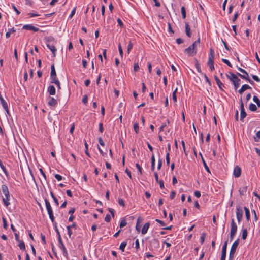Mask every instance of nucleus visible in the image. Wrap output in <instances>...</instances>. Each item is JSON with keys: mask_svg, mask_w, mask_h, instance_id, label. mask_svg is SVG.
I'll return each instance as SVG.
<instances>
[{"mask_svg": "<svg viewBox=\"0 0 260 260\" xmlns=\"http://www.w3.org/2000/svg\"><path fill=\"white\" fill-rule=\"evenodd\" d=\"M254 141L256 142H258L260 140V131L257 132L255 134V135L253 137Z\"/></svg>", "mask_w": 260, "mask_h": 260, "instance_id": "27", "label": "nucleus"}, {"mask_svg": "<svg viewBox=\"0 0 260 260\" xmlns=\"http://www.w3.org/2000/svg\"><path fill=\"white\" fill-rule=\"evenodd\" d=\"M176 192L174 191H172L170 196V198L172 200L175 198Z\"/></svg>", "mask_w": 260, "mask_h": 260, "instance_id": "63", "label": "nucleus"}, {"mask_svg": "<svg viewBox=\"0 0 260 260\" xmlns=\"http://www.w3.org/2000/svg\"><path fill=\"white\" fill-rule=\"evenodd\" d=\"M185 33L187 36L190 37L191 33L190 31V28L188 23H185Z\"/></svg>", "mask_w": 260, "mask_h": 260, "instance_id": "22", "label": "nucleus"}, {"mask_svg": "<svg viewBox=\"0 0 260 260\" xmlns=\"http://www.w3.org/2000/svg\"><path fill=\"white\" fill-rule=\"evenodd\" d=\"M2 190L3 193L4 195V196H2L3 199V202L4 203V205L8 207L10 204L9 200L10 199V193L8 189V187L6 184H3L2 185Z\"/></svg>", "mask_w": 260, "mask_h": 260, "instance_id": "1", "label": "nucleus"}, {"mask_svg": "<svg viewBox=\"0 0 260 260\" xmlns=\"http://www.w3.org/2000/svg\"><path fill=\"white\" fill-rule=\"evenodd\" d=\"M237 69L239 71H240L242 73V74H244V75H242L239 73H237V75L240 76L241 78L245 79L246 81L249 82L250 84L252 85H253L254 84V82L249 78L248 74L245 70L239 67H237Z\"/></svg>", "mask_w": 260, "mask_h": 260, "instance_id": "2", "label": "nucleus"}, {"mask_svg": "<svg viewBox=\"0 0 260 260\" xmlns=\"http://www.w3.org/2000/svg\"><path fill=\"white\" fill-rule=\"evenodd\" d=\"M242 231V238L243 239L245 240L246 239L247 236V230L246 229H243Z\"/></svg>", "mask_w": 260, "mask_h": 260, "instance_id": "32", "label": "nucleus"}, {"mask_svg": "<svg viewBox=\"0 0 260 260\" xmlns=\"http://www.w3.org/2000/svg\"><path fill=\"white\" fill-rule=\"evenodd\" d=\"M237 231V226L235 222L234 219L231 220V230H230V240L232 241L235 236Z\"/></svg>", "mask_w": 260, "mask_h": 260, "instance_id": "5", "label": "nucleus"}, {"mask_svg": "<svg viewBox=\"0 0 260 260\" xmlns=\"http://www.w3.org/2000/svg\"><path fill=\"white\" fill-rule=\"evenodd\" d=\"M12 8L13 10L16 12L17 15L20 14V12L17 9L16 6L14 4L12 5Z\"/></svg>", "mask_w": 260, "mask_h": 260, "instance_id": "60", "label": "nucleus"}, {"mask_svg": "<svg viewBox=\"0 0 260 260\" xmlns=\"http://www.w3.org/2000/svg\"><path fill=\"white\" fill-rule=\"evenodd\" d=\"M228 246V241H225L222 248V252L221 253L226 254V248Z\"/></svg>", "mask_w": 260, "mask_h": 260, "instance_id": "29", "label": "nucleus"}, {"mask_svg": "<svg viewBox=\"0 0 260 260\" xmlns=\"http://www.w3.org/2000/svg\"><path fill=\"white\" fill-rule=\"evenodd\" d=\"M141 220V219L140 217H139L138 219H137V223H136V230L137 231H140V230L139 223H140V221Z\"/></svg>", "mask_w": 260, "mask_h": 260, "instance_id": "42", "label": "nucleus"}, {"mask_svg": "<svg viewBox=\"0 0 260 260\" xmlns=\"http://www.w3.org/2000/svg\"><path fill=\"white\" fill-rule=\"evenodd\" d=\"M206 237V234L205 233H203L201 235V238H200V242L201 244H202L204 241Z\"/></svg>", "mask_w": 260, "mask_h": 260, "instance_id": "44", "label": "nucleus"}, {"mask_svg": "<svg viewBox=\"0 0 260 260\" xmlns=\"http://www.w3.org/2000/svg\"><path fill=\"white\" fill-rule=\"evenodd\" d=\"M139 69V66L138 65V63H135L134 66V70L135 72H137Z\"/></svg>", "mask_w": 260, "mask_h": 260, "instance_id": "64", "label": "nucleus"}, {"mask_svg": "<svg viewBox=\"0 0 260 260\" xmlns=\"http://www.w3.org/2000/svg\"><path fill=\"white\" fill-rule=\"evenodd\" d=\"M118 51H119L120 55L121 57L122 58L123 57V50H122V49L121 45V44L120 43L118 44Z\"/></svg>", "mask_w": 260, "mask_h": 260, "instance_id": "41", "label": "nucleus"}, {"mask_svg": "<svg viewBox=\"0 0 260 260\" xmlns=\"http://www.w3.org/2000/svg\"><path fill=\"white\" fill-rule=\"evenodd\" d=\"M127 224V222L126 221V220L124 218H122L120 221L119 226L120 228H122L126 226Z\"/></svg>", "mask_w": 260, "mask_h": 260, "instance_id": "38", "label": "nucleus"}, {"mask_svg": "<svg viewBox=\"0 0 260 260\" xmlns=\"http://www.w3.org/2000/svg\"><path fill=\"white\" fill-rule=\"evenodd\" d=\"M67 230H68V234L69 235V238H71V235H72L73 234V232L71 230V229L70 228V226H67Z\"/></svg>", "mask_w": 260, "mask_h": 260, "instance_id": "52", "label": "nucleus"}, {"mask_svg": "<svg viewBox=\"0 0 260 260\" xmlns=\"http://www.w3.org/2000/svg\"><path fill=\"white\" fill-rule=\"evenodd\" d=\"M222 42L223 43L225 49L226 50L230 51V48L228 46L227 43L224 41H223L222 39Z\"/></svg>", "mask_w": 260, "mask_h": 260, "instance_id": "54", "label": "nucleus"}, {"mask_svg": "<svg viewBox=\"0 0 260 260\" xmlns=\"http://www.w3.org/2000/svg\"><path fill=\"white\" fill-rule=\"evenodd\" d=\"M3 227L5 229L7 230L8 227V225L7 224V221H6V218H3Z\"/></svg>", "mask_w": 260, "mask_h": 260, "instance_id": "45", "label": "nucleus"}, {"mask_svg": "<svg viewBox=\"0 0 260 260\" xmlns=\"http://www.w3.org/2000/svg\"><path fill=\"white\" fill-rule=\"evenodd\" d=\"M16 31V29L14 28H12L11 29H9L8 31L6 34V37L7 38H9L10 36V35L12 33H14Z\"/></svg>", "mask_w": 260, "mask_h": 260, "instance_id": "26", "label": "nucleus"}, {"mask_svg": "<svg viewBox=\"0 0 260 260\" xmlns=\"http://www.w3.org/2000/svg\"><path fill=\"white\" fill-rule=\"evenodd\" d=\"M240 120L243 121V119L246 116L247 114L245 111L244 104L242 101V97L240 98Z\"/></svg>", "mask_w": 260, "mask_h": 260, "instance_id": "8", "label": "nucleus"}, {"mask_svg": "<svg viewBox=\"0 0 260 260\" xmlns=\"http://www.w3.org/2000/svg\"><path fill=\"white\" fill-rule=\"evenodd\" d=\"M136 167L139 171L140 174H142V168L141 166L138 163L136 164Z\"/></svg>", "mask_w": 260, "mask_h": 260, "instance_id": "47", "label": "nucleus"}, {"mask_svg": "<svg viewBox=\"0 0 260 260\" xmlns=\"http://www.w3.org/2000/svg\"><path fill=\"white\" fill-rule=\"evenodd\" d=\"M248 186L247 185H244L243 187H241L239 189V194L241 196L244 195L246 193L247 190Z\"/></svg>", "mask_w": 260, "mask_h": 260, "instance_id": "20", "label": "nucleus"}, {"mask_svg": "<svg viewBox=\"0 0 260 260\" xmlns=\"http://www.w3.org/2000/svg\"><path fill=\"white\" fill-rule=\"evenodd\" d=\"M54 176H55V178L58 181H61L62 179V177L61 175H60L59 174H55Z\"/></svg>", "mask_w": 260, "mask_h": 260, "instance_id": "55", "label": "nucleus"}, {"mask_svg": "<svg viewBox=\"0 0 260 260\" xmlns=\"http://www.w3.org/2000/svg\"><path fill=\"white\" fill-rule=\"evenodd\" d=\"M76 7H74L73 8V9L72 10V11L69 16L70 18H72L73 17V16L75 15V12H76Z\"/></svg>", "mask_w": 260, "mask_h": 260, "instance_id": "51", "label": "nucleus"}, {"mask_svg": "<svg viewBox=\"0 0 260 260\" xmlns=\"http://www.w3.org/2000/svg\"><path fill=\"white\" fill-rule=\"evenodd\" d=\"M184 52L187 53L189 56H193L196 54L197 51L196 49H193V48L191 47L190 45L188 48L184 50Z\"/></svg>", "mask_w": 260, "mask_h": 260, "instance_id": "9", "label": "nucleus"}, {"mask_svg": "<svg viewBox=\"0 0 260 260\" xmlns=\"http://www.w3.org/2000/svg\"><path fill=\"white\" fill-rule=\"evenodd\" d=\"M126 245H127V242L126 241L122 242L120 245L119 249L123 252L124 251V249H125V247L126 246Z\"/></svg>", "mask_w": 260, "mask_h": 260, "instance_id": "31", "label": "nucleus"}, {"mask_svg": "<svg viewBox=\"0 0 260 260\" xmlns=\"http://www.w3.org/2000/svg\"><path fill=\"white\" fill-rule=\"evenodd\" d=\"M243 210L241 207L239 206H236V217L238 220V223H240L242 220L243 217Z\"/></svg>", "mask_w": 260, "mask_h": 260, "instance_id": "7", "label": "nucleus"}, {"mask_svg": "<svg viewBox=\"0 0 260 260\" xmlns=\"http://www.w3.org/2000/svg\"><path fill=\"white\" fill-rule=\"evenodd\" d=\"M88 101V96L87 95L85 94L84 95L83 99H82V102L84 104H86Z\"/></svg>", "mask_w": 260, "mask_h": 260, "instance_id": "53", "label": "nucleus"}, {"mask_svg": "<svg viewBox=\"0 0 260 260\" xmlns=\"http://www.w3.org/2000/svg\"><path fill=\"white\" fill-rule=\"evenodd\" d=\"M111 220V217L110 215L107 214L105 218V221L107 222H110Z\"/></svg>", "mask_w": 260, "mask_h": 260, "instance_id": "56", "label": "nucleus"}, {"mask_svg": "<svg viewBox=\"0 0 260 260\" xmlns=\"http://www.w3.org/2000/svg\"><path fill=\"white\" fill-rule=\"evenodd\" d=\"M0 101L3 107V108L5 109V110L6 111L7 113H9V109L8 106L7 105V102L5 101V100L4 99V98L2 97V95L0 96Z\"/></svg>", "mask_w": 260, "mask_h": 260, "instance_id": "13", "label": "nucleus"}, {"mask_svg": "<svg viewBox=\"0 0 260 260\" xmlns=\"http://www.w3.org/2000/svg\"><path fill=\"white\" fill-rule=\"evenodd\" d=\"M50 79L51 81L54 80L58 79L56 77V73L55 69L54 64H52L51 66V73H50Z\"/></svg>", "mask_w": 260, "mask_h": 260, "instance_id": "10", "label": "nucleus"}, {"mask_svg": "<svg viewBox=\"0 0 260 260\" xmlns=\"http://www.w3.org/2000/svg\"><path fill=\"white\" fill-rule=\"evenodd\" d=\"M117 23H118V25L121 27H122L123 26V22H122V20L120 18H118L117 20Z\"/></svg>", "mask_w": 260, "mask_h": 260, "instance_id": "61", "label": "nucleus"}, {"mask_svg": "<svg viewBox=\"0 0 260 260\" xmlns=\"http://www.w3.org/2000/svg\"><path fill=\"white\" fill-rule=\"evenodd\" d=\"M229 74H230V76H229V75L226 74V77L232 82H233V81L236 80L238 78L237 75H236L235 74L232 73V72H230Z\"/></svg>", "mask_w": 260, "mask_h": 260, "instance_id": "19", "label": "nucleus"}, {"mask_svg": "<svg viewBox=\"0 0 260 260\" xmlns=\"http://www.w3.org/2000/svg\"><path fill=\"white\" fill-rule=\"evenodd\" d=\"M239 239H237L236 240H235L234 241V242L232 244V246L231 250H230V254H229L230 260H232L233 258V257H234V255L236 252V250L237 247L239 245Z\"/></svg>", "mask_w": 260, "mask_h": 260, "instance_id": "6", "label": "nucleus"}, {"mask_svg": "<svg viewBox=\"0 0 260 260\" xmlns=\"http://www.w3.org/2000/svg\"><path fill=\"white\" fill-rule=\"evenodd\" d=\"M118 203L121 206L124 207V205H125L124 200L123 199H121V198H119L118 199Z\"/></svg>", "mask_w": 260, "mask_h": 260, "instance_id": "49", "label": "nucleus"}, {"mask_svg": "<svg viewBox=\"0 0 260 260\" xmlns=\"http://www.w3.org/2000/svg\"><path fill=\"white\" fill-rule=\"evenodd\" d=\"M155 221L157 222H158V223H159L161 226H165L166 225L165 223L163 221H162V220H160L159 219H156L155 220Z\"/></svg>", "mask_w": 260, "mask_h": 260, "instance_id": "59", "label": "nucleus"}, {"mask_svg": "<svg viewBox=\"0 0 260 260\" xmlns=\"http://www.w3.org/2000/svg\"><path fill=\"white\" fill-rule=\"evenodd\" d=\"M18 242H19L18 246L19 247L20 249L21 250H25V245L24 242L22 240H20V241H18Z\"/></svg>", "mask_w": 260, "mask_h": 260, "instance_id": "28", "label": "nucleus"}, {"mask_svg": "<svg viewBox=\"0 0 260 260\" xmlns=\"http://www.w3.org/2000/svg\"><path fill=\"white\" fill-rule=\"evenodd\" d=\"M181 12L182 16V18L185 19L186 17V10L184 6H182L181 9Z\"/></svg>", "mask_w": 260, "mask_h": 260, "instance_id": "34", "label": "nucleus"}, {"mask_svg": "<svg viewBox=\"0 0 260 260\" xmlns=\"http://www.w3.org/2000/svg\"><path fill=\"white\" fill-rule=\"evenodd\" d=\"M54 226V228L55 229V231L57 233V234L58 235V237L60 236V232L57 228V223L56 222V221H55V218H54V222H52Z\"/></svg>", "mask_w": 260, "mask_h": 260, "instance_id": "33", "label": "nucleus"}, {"mask_svg": "<svg viewBox=\"0 0 260 260\" xmlns=\"http://www.w3.org/2000/svg\"><path fill=\"white\" fill-rule=\"evenodd\" d=\"M134 129L135 131V132L136 133H138V131H139V124L138 123H135L134 124Z\"/></svg>", "mask_w": 260, "mask_h": 260, "instance_id": "48", "label": "nucleus"}, {"mask_svg": "<svg viewBox=\"0 0 260 260\" xmlns=\"http://www.w3.org/2000/svg\"><path fill=\"white\" fill-rule=\"evenodd\" d=\"M249 109L251 111H255L257 110L256 105L253 103H250L249 106Z\"/></svg>", "mask_w": 260, "mask_h": 260, "instance_id": "30", "label": "nucleus"}, {"mask_svg": "<svg viewBox=\"0 0 260 260\" xmlns=\"http://www.w3.org/2000/svg\"><path fill=\"white\" fill-rule=\"evenodd\" d=\"M105 7L104 5H102L101 7V13L102 15L104 17L105 15Z\"/></svg>", "mask_w": 260, "mask_h": 260, "instance_id": "57", "label": "nucleus"}, {"mask_svg": "<svg viewBox=\"0 0 260 260\" xmlns=\"http://www.w3.org/2000/svg\"><path fill=\"white\" fill-rule=\"evenodd\" d=\"M244 209L245 212V216H246V219L248 221H249L250 220V211H249V209H248V208H247L246 207H244Z\"/></svg>", "mask_w": 260, "mask_h": 260, "instance_id": "25", "label": "nucleus"}, {"mask_svg": "<svg viewBox=\"0 0 260 260\" xmlns=\"http://www.w3.org/2000/svg\"><path fill=\"white\" fill-rule=\"evenodd\" d=\"M47 47L52 52L53 57H55L56 56V49L54 45H50L49 44H47Z\"/></svg>", "mask_w": 260, "mask_h": 260, "instance_id": "18", "label": "nucleus"}, {"mask_svg": "<svg viewBox=\"0 0 260 260\" xmlns=\"http://www.w3.org/2000/svg\"><path fill=\"white\" fill-rule=\"evenodd\" d=\"M51 83H54L57 86V87H58V89H61L60 84V82H59V80L58 79L54 80L53 81H51Z\"/></svg>", "mask_w": 260, "mask_h": 260, "instance_id": "36", "label": "nucleus"}, {"mask_svg": "<svg viewBox=\"0 0 260 260\" xmlns=\"http://www.w3.org/2000/svg\"><path fill=\"white\" fill-rule=\"evenodd\" d=\"M222 61L224 63H225L226 64H227L229 67H232V64L230 63V62L228 60V59H222Z\"/></svg>", "mask_w": 260, "mask_h": 260, "instance_id": "46", "label": "nucleus"}, {"mask_svg": "<svg viewBox=\"0 0 260 260\" xmlns=\"http://www.w3.org/2000/svg\"><path fill=\"white\" fill-rule=\"evenodd\" d=\"M214 51L212 48L210 49V54L209 55L208 60L207 62L208 66L209 67L211 71L214 70Z\"/></svg>", "mask_w": 260, "mask_h": 260, "instance_id": "3", "label": "nucleus"}, {"mask_svg": "<svg viewBox=\"0 0 260 260\" xmlns=\"http://www.w3.org/2000/svg\"><path fill=\"white\" fill-rule=\"evenodd\" d=\"M202 162L203 164V165L204 166V168L205 169V170L209 173H211L210 172V169H209V168L208 167V166H207L206 161H205L204 158H202Z\"/></svg>", "mask_w": 260, "mask_h": 260, "instance_id": "37", "label": "nucleus"}, {"mask_svg": "<svg viewBox=\"0 0 260 260\" xmlns=\"http://www.w3.org/2000/svg\"><path fill=\"white\" fill-rule=\"evenodd\" d=\"M47 91L51 95H54L56 93V89L54 86L50 85L48 87Z\"/></svg>", "mask_w": 260, "mask_h": 260, "instance_id": "16", "label": "nucleus"}, {"mask_svg": "<svg viewBox=\"0 0 260 260\" xmlns=\"http://www.w3.org/2000/svg\"><path fill=\"white\" fill-rule=\"evenodd\" d=\"M241 88L245 91L247 89H251V87L247 84H244L241 87Z\"/></svg>", "mask_w": 260, "mask_h": 260, "instance_id": "43", "label": "nucleus"}, {"mask_svg": "<svg viewBox=\"0 0 260 260\" xmlns=\"http://www.w3.org/2000/svg\"><path fill=\"white\" fill-rule=\"evenodd\" d=\"M57 102L56 99L53 97H49L48 101V104L51 106H55L57 105Z\"/></svg>", "mask_w": 260, "mask_h": 260, "instance_id": "15", "label": "nucleus"}, {"mask_svg": "<svg viewBox=\"0 0 260 260\" xmlns=\"http://www.w3.org/2000/svg\"><path fill=\"white\" fill-rule=\"evenodd\" d=\"M251 76H252V78H253V79L256 82H260V78L257 76L254 75H252Z\"/></svg>", "mask_w": 260, "mask_h": 260, "instance_id": "50", "label": "nucleus"}, {"mask_svg": "<svg viewBox=\"0 0 260 260\" xmlns=\"http://www.w3.org/2000/svg\"><path fill=\"white\" fill-rule=\"evenodd\" d=\"M214 79H215L217 85L218 86L219 89L221 90H223V87H224V84L220 81L219 79L215 75L214 76Z\"/></svg>", "mask_w": 260, "mask_h": 260, "instance_id": "14", "label": "nucleus"}, {"mask_svg": "<svg viewBox=\"0 0 260 260\" xmlns=\"http://www.w3.org/2000/svg\"><path fill=\"white\" fill-rule=\"evenodd\" d=\"M98 141H99V143H100V144L102 146H105V143H104L103 139H102V138H101V137L99 138Z\"/></svg>", "mask_w": 260, "mask_h": 260, "instance_id": "58", "label": "nucleus"}, {"mask_svg": "<svg viewBox=\"0 0 260 260\" xmlns=\"http://www.w3.org/2000/svg\"><path fill=\"white\" fill-rule=\"evenodd\" d=\"M44 201H45V206H46V210H47V213L48 214L49 218L51 220V222H54V216L53 215V210H52V207L51 206V204H50L49 201H48V200L47 199H45Z\"/></svg>", "mask_w": 260, "mask_h": 260, "instance_id": "4", "label": "nucleus"}, {"mask_svg": "<svg viewBox=\"0 0 260 260\" xmlns=\"http://www.w3.org/2000/svg\"><path fill=\"white\" fill-rule=\"evenodd\" d=\"M195 67L198 72L201 73V69L200 65L197 59H196Z\"/></svg>", "mask_w": 260, "mask_h": 260, "instance_id": "35", "label": "nucleus"}, {"mask_svg": "<svg viewBox=\"0 0 260 260\" xmlns=\"http://www.w3.org/2000/svg\"><path fill=\"white\" fill-rule=\"evenodd\" d=\"M239 16V13L238 12H237L234 15V17L233 18V21L234 22L237 19Z\"/></svg>", "mask_w": 260, "mask_h": 260, "instance_id": "62", "label": "nucleus"}, {"mask_svg": "<svg viewBox=\"0 0 260 260\" xmlns=\"http://www.w3.org/2000/svg\"><path fill=\"white\" fill-rule=\"evenodd\" d=\"M133 47V43L131 41H129V42H128V46H127V52L128 54L129 53L131 49H132Z\"/></svg>", "mask_w": 260, "mask_h": 260, "instance_id": "39", "label": "nucleus"}, {"mask_svg": "<svg viewBox=\"0 0 260 260\" xmlns=\"http://www.w3.org/2000/svg\"><path fill=\"white\" fill-rule=\"evenodd\" d=\"M233 174L234 176L236 178L240 176L241 174V169L239 166H236L235 167L234 169Z\"/></svg>", "mask_w": 260, "mask_h": 260, "instance_id": "12", "label": "nucleus"}, {"mask_svg": "<svg viewBox=\"0 0 260 260\" xmlns=\"http://www.w3.org/2000/svg\"><path fill=\"white\" fill-rule=\"evenodd\" d=\"M22 29L25 30H32L34 32H37L39 30L38 28L34 26L32 24L24 25H23Z\"/></svg>", "mask_w": 260, "mask_h": 260, "instance_id": "11", "label": "nucleus"}, {"mask_svg": "<svg viewBox=\"0 0 260 260\" xmlns=\"http://www.w3.org/2000/svg\"><path fill=\"white\" fill-rule=\"evenodd\" d=\"M240 82H241V80L239 78H238L236 80L233 81V85L234 86V89L235 90H237L239 88L240 84Z\"/></svg>", "mask_w": 260, "mask_h": 260, "instance_id": "23", "label": "nucleus"}, {"mask_svg": "<svg viewBox=\"0 0 260 260\" xmlns=\"http://www.w3.org/2000/svg\"><path fill=\"white\" fill-rule=\"evenodd\" d=\"M253 100L257 104L258 107H260V100L257 96L254 95L253 98Z\"/></svg>", "mask_w": 260, "mask_h": 260, "instance_id": "40", "label": "nucleus"}, {"mask_svg": "<svg viewBox=\"0 0 260 260\" xmlns=\"http://www.w3.org/2000/svg\"><path fill=\"white\" fill-rule=\"evenodd\" d=\"M58 239L59 247V248L63 250V251H66V247H65L64 244H63V241L62 240L61 236H58Z\"/></svg>", "mask_w": 260, "mask_h": 260, "instance_id": "21", "label": "nucleus"}, {"mask_svg": "<svg viewBox=\"0 0 260 260\" xmlns=\"http://www.w3.org/2000/svg\"><path fill=\"white\" fill-rule=\"evenodd\" d=\"M151 169L152 171H153L155 169V159L154 154H152V156H151Z\"/></svg>", "mask_w": 260, "mask_h": 260, "instance_id": "24", "label": "nucleus"}, {"mask_svg": "<svg viewBox=\"0 0 260 260\" xmlns=\"http://www.w3.org/2000/svg\"><path fill=\"white\" fill-rule=\"evenodd\" d=\"M150 225V224L149 222H147L143 225L141 231L142 234L144 235L147 233Z\"/></svg>", "mask_w": 260, "mask_h": 260, "instance_id": "17", "label": "nucleus"}]
</instances>
